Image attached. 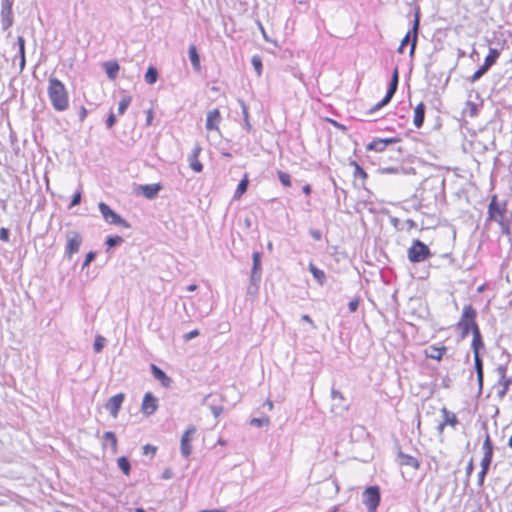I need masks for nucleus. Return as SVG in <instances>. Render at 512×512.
<instances>
[{"label":"nucleus","mask_w":512,"mask_h":512,"mask_svg":"<svg viewBox=\"0 0 512 512\" xmlns=\"http://www.w3.org/2000/svg\"><path fill=\"white\" fill-rule=\"evenodd\" d=\"M495 222L499 225L501 234L511 238L512 235V213L508 211L507 203L499 201L497 195L491 197L487 210L485 226Z\"/></svg>","instance_id":"1"},{"label":"nucleus","mask_w":512,"mask_h":512,"mask_svg":"<svg viewBox=\"0 0 512 512\" xmlns=\"http://www.w3.org/2000/svg\"><path fill=\"white\" fill-rule=\"evenodd\" d=\"M47 94L54 110L63 112L69 107V95L63 82L54 76L48 80Z\"/></svg>","instance_id":"2"},{"label":"nucleus","mask_w":512,"mask_h":512,"mask_svg":"<svg viewBox=\"0 0 512 512\" xmlns=\"http://www.w3.org/2000/svg\"><path fill=\"white\" fill-rule=\"evenodd\" d=\"M476 315V310L472 305L464 306L461 319L457 324L458 328L461 330L462 338H465L470 331L473 333L474 327L478 326L475 321Z\"/></svg>","instance_id":"3"},{"label":"nucleus","mask_w":512,"mask_h":512,"mask_svg":"<svg viewBox=\"0 0 512 512\" xmlns=\"http://www.w3.org/2000/svg\"><path fill=\"white\" fill-rule=\"evenodd\" d=\"M419 24H420V9H419V7H417L416 11H415V18H414L413 27H412L411 30H409L407 32V34L405 35V37L401 41V44H400V46L398 48V52L399 53H402L403 52V47L405 45H407V43L410 42L411 43L410 55L412 56L414 54L415 49H416V45H417V37H418Z\"/></svg>","instance_id":"4"},{"label":"nucleus","mask_w":512,"mask_h":512,"mask_svg":"<svg viewBox=\"0 0 512 512\" xmlns=\"http://www.w3.org/2000/svg\"><path fill=\"white\" fill-rule=\"evenodd\" d=\"M410 262L419 263L425 261L431 256L429 247L420 240H414L412 246L407 251Z\"/></svg>","instance_id":"5"},{"label":"nucleus","mask_w":512,"mask_h":512,"mask_svg":"<svg viewBox=\"0 0 512 512\" xmlns=\"http://www.w3.org/2000/svg\"><path fill=\"white\" fill-rule=\"evenodd\" d=\"M398 82H399L398 69L395 68L393 71V74H392V77H391V80L389 83V87L387 89L385 97L380 102L375 104L369 110V113H374V112L378 111L379 109H381L382 107H384L391 101L392 97L394 96L395 92L397 91Z\"/></svg>","instance_id":"6"},{"label":"nucleus","mask_w":512,"mask_h":512,"mask_svg":"<svg viewBox=\"0 0 512 512\" xmlns=\"http://www.w3.org/2000/svg\"><path fill=\"white\" fill-rule=\"evenodd\" d=\"M398 82H399L398 69L395 68L393 71V74H392V77H391V80L389 83V87L387 89L385 97L380 102L375 104L369 110V113H374V112L378 111L379 109H381L382 107H384L391 101L392 97L394 96L395 92L397 91Z\"/></svg>","instance_id":"7"},{"label":"nucleus","mask_w":512,"mask_h":512,"mask_svg":"<svg viewBox=\"0 0 512 512\" xmlns=\"http://www.w3.org/2000/svg\"><path fill=\"white\" fill-rule=\"evenodd\" d=\"M99 210L104 220L109 224L120 225L124 228H130V224L123 219L119 214L114 212L106 203L100 202Z\"/></svg>","instance_id":"8"},{"label":"nucleus","mask_w":512,"mask_h":512,"mask_svg":"<svg viewBox=\"0 0 512 512\" xmlns=\"http://www.w3.org/2000/svg\"><path fill=\"white\" fill-rule=\"evenodd\" d=\"M363 503L369 512H375L380 503V490L378 486H370L363 492Z\"/></svg>","instance_id":"9"},{"label":"nucleus","mask_w":512,"mask_h":512,"mask_svg":"<svg viewBox=\"0 0 512 512\" xmlns=\"http://www.w3.org/2000/svg\"><path fill=\"white\" fill-rule=\"evenodd\" d=\"M196 431L197 430L195 426H189L181 437L180 452L184 458H188L192 453L191 442L194 439Z\"/></svg>","instance_id":"10"},{"label":"nucleus","mask_w":512,"mask_h":512,"mask_svg":"<svg viewBox=\"0 0 512 512\" xmlns=\"http://www.w3.org/2000/svg\"><path fill=\"white\" fill-rule=\"evenodd\" d=\"M13 0H2L1 1V25L4 31L8 30L13 25V13H12Z\"/></svg>","instance_id":"11"},{"label":"nucleus","mask_w":512,"mask_h":512,"mask_svg":"<svg viewBox=\"0 0 512 512\" xmlns=\"http://www.w3.org/2000/svg\"><path fill=\"white\" fill-rule=\"evenodd\" d=\"M261 257H262V254L257 251L252 254V269H251L250 283H251V286H256V288L258 287V284L261 281V275H262Z\"/></svg>","instance_id":"12"},{"label":"nucleus","mask_w":512,"mask_h":512,"mask_svg":"<svg viewBox=\"0 0 512 512\" xmlns=\"http://www.w3.org/2000/svg\"><path fill=\"white\" fill-rule=\"evenodd\" d=\"M82 243V238L77 232H70L67 236V245L65 252L71 257L74 253L78 252L80 245Z\"/></svg>","instance_id":"13"},{"label":"nucleus","mask_w":512,"mask_h":512,"mask_svg":"<svg viewBox=\"0 0 512 512\" xmlns=\"http://www.w3.org/2000/svg\"><path fill=\"white\" fill-rule=\"evenodd\" d=\"M124 395L122 393L112 396L106 403L105 409L111 416H116L123 403Z\"/></svg>","instance_id":"14"},{"label":"nucleus","mask_w":512,"mask_h":512,"mask_svg":"<svg viewBox=\"0 0 512 512\" xmlns=\"http://www.w3.org/2000/svg\"><path fill=\"white\" fill-rule=\"evenodd\" d=\"M157 398L152 395V393L147 392L144 395L142 402V412L146 415L153 414L157 409Z\"/></svg>","instance_id":"15"},{"label":"nucleus","mask_w":512,"mask_h":512,"mask_svg":"<svg viewBox=\"0 0 512 512\" xmlns=\"http://www.w3.org/2000/svg\"><path fill=\"white\" fill-rule=\"evenodd\" d=\"M221 120V115L218 109L210 110L207 113L206 124L205 127L208 131L216 130L219 131V123Z\"/></svg>","instance_id":"16"},{"label":"nucleus","mask_w":512,"mask_h":512,"mask_svg":"<svg viewBox=\"0 0 512 512\" xmlns=\"http://www.w3.org/2000/svg\"><path fill=\"white\" fill-rule=\"evenodd\" d=\"M398 138H386V139H375L369 143L366 147L367 150H373L376 152H382L386 149L387 145L397 143Z\"/></svg>","instance_id":"17"},{"label":"nucleus","mask_w":512,"mask_h":512,"mask_svg":"<svg viewBox=\"0 0 512 512\" xmlns=\"http://www.w3.org/2000/svg\"><path fill=\"white\" fill-rule=\"evenodd\" d=\"M151 371H152V375L154 376V378L157 379L158 381H160L164 387L170 386L172 380L170 377H168L166 375V373L162 369H160L156 365L152 364Z\"/></svg>","instance_id":"18"},{"label":"nucleus","mask_w":512,"mask_h":512,"mask_svg":"<svg viewBox=\"0 0 512 512\" xmlns=\"http://www.w3.org/2000/svg\"><path fill=\"white\" fill-rule=\"evenodd\" d=\"M398 460L401 466H410L414 469H418L420 465L419 461L415 457L401 451L398 453Z\"/></svg>","instance_id":"19"},{"label":"nucleus","mask_w":512,"mask_h":512,"mask_svg":"<svg viewBox=\"0 0 512 512\" xmlns=\"http://www.w3.org/2000/svg\"><path fill=\"white\" fill-rule=\"evenodd\" d=\"M424 119H425V105H424V103L421 102L414 109L413 123H414L415 127L420 128L424 123Z\"/></svg>","instance_id":"20"},{"label":"nucleus","mask_w":512,"mask_h":512,"mask_svg":"<svg viewBox=\"0 0 512 512\" xmlns=\"http://www.w3.org/2000/svg\"><path fill=\"white\" fill-rule=\"evenodd\" d=\"M142 190L143 195L147 199H153L157 196L158 192L161 189V186L159 184H147L140 187Z\"/></svg>","instance_id":"21"},{"label":"nucleus","mask_w":512,"mask_h":512,"mask_svg":"<svg viewBox=\"0 0 512 512\" xmlns=\"http://www.w3.org/2000/svg\"><path fill=\"white\" fill-rule=\"evenodd\" d=\"M331 398H332V401H333V407L336 406V405L341 406V410L340 411H335L333 409V412L335 414L342 413L343 409H345V407H346V405L343 404V402L345 401V399L343 397V394L340 391H338V390L333 388L331 390Z\"/></svg>","instance_id":"22"},{"label":"nucleus","mask_w":512,"mask_h":512,"mask_svg":"<svg viewBox=\"0 0 512 512\" xmlns=\"http://www.w3.org/2000/svg\"><path fill=\"white\" fill-rule=\"evenodd\" d=\"M102 440H103L102 445H103L104 448L108 444H110L111 448H112V452L113 453L117 452V438H116L114 432H111V431L105 432L103 434Z\"/></svg>","instance_id":"23"},{"label":"nucleus","mask_w":512,"mask_h":512,"mask_svg":"<svg viewBox=\"0 0 512 512\" xmlns=\"http://www.w3.org/2000/svg\"><path fill=\"white\" fill-rule=\"evenodd\" d=\"M188 54H189V59L191 61V64H192L194 70L197 72L200 71V69H201L200 57H199V54L197 52L195 45L189 46Z\"/></svg>","instance_id":"24"},{"label":"nucleus","mask_w":512,"mask_h":512,"mask_svg":"<svg viewBox=\"0 0 512 512\" xmlns=\"http://www.w3.org/2000/svg\"><path fill=\"white\" fill-rule=\"evenodd\" d=\"M472 334H473V339H472L471 347H472L473 353L475 354L476 352H479L481 347H483L482 336H481L480 329L478 326L474 327V331Z\"/></svg>","instance_id":"25"},{"label":"nucleus","mask_w":512,"mask_h":512,"mask_svg":"<svg viewBox=\"0 0 512 512\" xmlns=\"http://www.w3.org/2000/svg\"><path fill=\"white\" fill-rule=\"evenodd\" d=\"M104 68H105L107 77L110 80H114L117 77L119 69H120L119 64L116 61H110V62L104 63Z\"/></svg>","instance_id":"26"},{"label":"nucleus","mask_w":512,"mask_h":512,"mask_svg":"<svg viewBox=\"0 0 512 512\" xmlns=\"http://www.w3.org/2000/svg\"><path fill=\"white\" fill-rule=\"evenodd\" d=\"M474 366L477 373V380L479 383V386L482 387L483 382V362L479 355V352H476L474 354Z\"/></svg>","instance_id":"27"},{"label":"nucleus","mask_w":512,"mask_h":512,"mask_svg":"<svg viewBox=\"0 0 512 512\" xmlns=\"http://www.w3.org/2000/svg\"><path fill=\"white\" fill-rule=\"evenodd\" d=\"M309 271L312 273L313 277L316 279V281L323 285L326 280V275L323 270L317 268L313 263L309 264Z\"/></svg>","instance_id":"28"},{"label":"nucleus","mask_w":512,"mask_h":512,"mask_svg":"<svg viewBox=\"0 0 512 512\" xmlns=\"http://www.w3.org/2000/svg\"><path fill=\"white\" fill-rule=\"evenodd\" d=\"M248 185H249V179H248V176L245 175L244 178L239 182V184L235 190L233 198L236 200L240 199L241 196L247 191Z\"/></svg>","instance_id":"29"},{"label":"nucleus","mask_w":512,"mask_h":512,"mask_svg":"<svg viewBox=\"0 0 512 512\" xmlns=\"http://www.w3.org/2000/svg\"><path fill=\"white\" fill-rule=\"evenodd\" d=\"M500 55V52L496 48H490L488 55L485 57L484 65H486L489 69L492 65H494Z\"/></svg>","instance_id":"30"},{"label":"nucleus","mask_w":512,"mask_h":512,"mask_svg":"<svg viewBox=\"0 0 512 512\" xmlns=\"http://www.w3.org/2000/svg\"><path fill=\"white\" fill-rule=\"evenodd\" d=\"M349 165L354 168L353 176L355 179L365 180L367 178V173L356 161H350Z\"/></svg>","instance_id":"31"},{"label":"nucleus","mask_w":512,"mask_h":512,"mask_svg":"<svg viewBox=\"0 0 512 512\" xmlns=\"http://www.w3.org/2000/svg\"><path fill=\"white\" fill-rule=\"evenodd\" d=\"M158 79V71L155 67L150 66L145 73V81L148 84H154Z\"/></svg>","instance_id":"32"},{"label":"nucleus","mask_w":512,"mask_h":512,"mask_svg":"<svg viewBox=\"0 0 512 512\" xmlns=\"http://www.w3.org/2000/svg\"><path fill=\"white\" fill-rule=\"evenodd\" d=\"M458 424V418H444L442 422H440L437 426V430L441 435L445 426L450 425L451 427H455Z\"/></svg>","instance_id":"33"},{"label":"nucleus","mask_w":512,"mask_h":512,"mask_svg":"<svg viewBox=\"0 0 512 512\" xmlns=\"http://www.w3.org/2000/svg\"><path fill=\"white\" fill-rule=\"evenodd\" d=\"M189 166L190 168L196 172L200 173L203 170L202 163L198 160V157L188 156Z\"/></svg>","instance_id":"34"},{"label":"nucleus","mask_w":512,"mask_h":512,"mask_svg":"<svg viewBox=\"0 0 512 512\" xmlns=\"http://www.w3.org/2000/svg\"><path fill=\"white\" fill-rule=\"evenodd\" d=\"M445 351H446L445 347H441V348L431 347L430 352L427 353V356L432 359H435V360H440L442 358L443 354L445 353Z\"/></svg>","instance_id":"35"},{"label":"nucleus","mask_w":512,"mask_h":512,"mask_svg":"<svg viewBox=\"0 0 512 512\" xmlns=\"http://www.w3.org/2000/svg\"><path fill=\"white\" fill-rule=\"evenodd\" d=\"M117 463H118V467L121 469V471L125 475H129L131 467H130V463H129L128 459L125 456H122L117 460Z\"/></svg>","instance_id":"36"},{"label":"nucleus","mask_w":512,"mask_h":512,"mask_svg":"<svg viewBox=\"0 0 512 512\" xmlns=\"http://www.w3.org/2000/svg\"><path fill=\"white\" fill-rule=\"evenodd\" d=\"M482 448L484 455H493V445L491 443L490 436L487 431L485 432V440Z\"/></svg>","instance_id":"37"},{"label":"nucleus","mask_w":512,"mask_h":512,"mask_svg":"<svg viewBox=\"0 0 512 512\" xmlns=\"http://www.w3.org/2000/svg\"><path fill=\"white\" fill-rule=\"evenodd\" d=\"M249 425L256 428L268 426L269 418H251Z\"/></svg>","instance_id":"38"},{"label":"nucleus","mask_w":512,"mask_h":512,"mask_svg":"<svg viewBox=\"0 0 512 512\" xmlns=\"http://www.w3.org/2000/svg\"><path fill=\"white\" fill-rule=\"evenodd\" d=\"M489 70V68L486 66V65H482L481 67H479L475 72L474 74L470 77V82H476L478 81L487 71Z\"/></svg>","instance_id":"39"},{"label":"nucleus","mask_w":512,"mask_h":512,"mask_svg":"<svg viewBox=\"0 0 512 512\" xmlns=\"http://www.w3.org/2000/svg\"><path fill=\"white\" fill-rule=\"evenodd\" d=\"M131 103V97L130 96H125L121 99V101L119 102V106H118V114L122 115L125 113V111L127 110L128 106L130 105Z\"/></svg>","instance_id":"40"},{"label":"nucleus","mask_w":512,"mask_h":512,"mask_svg":"<svg viewBox=\"0 0 512 512\" xmlns=\"http://www.w3.org/2000/svg\"><path fill=\"white\" fill-rule=\"evenodd\" d=\"M240 106L242 108V112H243V118H244V124H245V129L247 131H250L251 130V124L249 122V114H248V109L245 105V103L241 100L240 101Z\"/></svg>","instance_id":"41"},{"label":"nucleus","mask_w":512,"mask_h":512,"mask_svg":"<svg viewBox=\"0 0 512 512\" xmlns=\"http://www.w3.org/2000/svg\"><path fill=\"white\" fill-rule=\"evenodd\" d=\"M251 63L257 73L258 76L262 74V60L258 55H255L251 59Z\"/></svg>","instance_id":"42"},{"label":"nucleus","mask_w":512,"mask_h":512,"mask_svg":"<svg viewBox=\"0 0 512 512\" xmlns=\"http://www.w3.org/2000/svg\"><path fill=\"white\" fill-rule=\"evenodd\" d=\"M105 342H106V339L104 337H102L100 335L96 336L94 345H93L94 351L96 353L101 352V350L103 349V347L105 345Z\"/></svg>","instance_id":"43"},{"label":"nucleus","mask_w":512,"mask_h":512,"mask_svg":"<svg viewBox=\"0 0 512 512\" xmlns=\"http://www.w3.org/2000/svg\"><path fill=\"white\" fill-rule=\"evenodd\" d=\"M278 179L281 182L282 185L289 187L291 186V178L290 175L286 172L279 171L278 172Z\"/></svg>","instance_id":"44"},{"label":"nucleus","mask_w":512,"mask_h":512,"mask_svg":"<svg viewBox=\"0 0 512 512\" xmlns=\"http://www.w3.org/2000/svg\"><path fill=\"white\" fill-rule=\"evenodd\" d=\"M123 242V238L120 236H110L106 240V244L108 248L115 247Z\"/></svg>","instance_id":"45"},{"label":"nucleus","mask_w":512,"mask_h":512,"mask_svg":"<svg viewBox=\"0 0 512 512\" xmlns=\"http://www.w3.org/2000/svg\"><path fill=\"white\" fill-rule=\"evenodd\" d=\"M493 455H483L481 460V470H485L488 472Z\"/></svg>","instance_id":"46"},{"label":"nucleus","mask_w":512,"mask_h":512,"mask_svg":"<svg viewBox=\"0 0 512 512\" xmlns=\"http://www.w3.org/2000/svg\"><path fill=\"white\" fill-rule=\"evenodd\" d=\"M19 57L25 56V39L22 36L17 37Z\"/></svg>","instance_id":"47"},{"label":"nucleus","mask_w":512,"mask_h":512,"mask_svg":"<svg viewBox=\"0 0 512 512\" xmlns=\"http://www.w3.org/2000/svg\"><path fill=\"white\" fill-rule=\"evenodd\" d=\"M96 257V253L93 252V251H90L89 253H87L86 257H85V260L82 264V269L88 267L90 265V263L95 259Z\"/></svg>","instance_id":"48"},{"label":"nucleus","mask_w":512,"mask_h":512,"mask_svg":"<svg viewBox=\"0 0 512 512\" xmlns=\"http://www.w3.org/2000/svg\"><path fill=\"white\" fill-rule=\"evenodd\" d=\"M199 334H200L199 331L197 329H195V330H192V331L184 334L183 339H184V341L188 342V341L192 340L193 338L199 336Z\"/></svg>","instance_id":"49"},{"label":"nucleus","mask_w":512,"mask_h":512,"mask_svg":"<svg viewBox=\"0 0 512 512\" xmlns=\"http://www.w3.org/2000/svg\"><path fill=\"white\" fill-rule=\"evenodd\" d=\"M401 169L400 168H396V167H385V168H381V173L382 174H394V173H399Z\"/></svg>","instance_id":"50"},{"label":"nucleus","mask_w":512,"mask_h":512,"mask_svg":"<svg viewBox=\"0 0 512 512\" xmlns=\"http://www.w3.org/2000/svg\"><path fill=\"white\" fill-rule=\"evenodd\" d=\"M359 306V300L353 299L348 303V309L350 312H356Z\"/></svg>","instance_id":"51"},{"label":"nucleus","mask_w":512,"mask_h":512,"mask_svg":"<svg viewBox=\"0 0 512 512\" xmlns=\"http://www.w3.org/2000/svg\"><path fill=\"white\" fill-rule=\"evenodd\" d=\"M310 235L316 241H320L322 239V233L318 229H311L310 230Z\"/></svg>","instance_id":"52"},{"label":"nucleus","mask_w":512,"mask_h":512,"mask_svg":"<svg viewBox=\"0 0 512 512\" xmlns=\"http://www.w3.org/2000/svg\"><path fill=\"white\" fill-rule=\"evenodd\" d=\"M80 202H81V192H77L76 194H74V196L71 200L70 207H74V206L80 204Z\"/></svg>","instance_id":"53"},{"label":"nucleus","mask_w":512,"mask_h":512,"mask_svg":"<svg viewBox=\"0 0 512 512\" xmlns=\"http://www.w3.org/2000/svg\"><path fill=\"white\" fill-rule=\"evenodd\" d=\"M116 122V117L113 113H110L107 120H106V126L107 128H111Z\"/></svg>","instance_id":"54"},{"label":"nucleus","mask_w":512,"mask_h":512,"mask_svg":"<svg viewBox=\"0 0 512 512\" xmlns=\"http://www.w3.org/2000/svg\"><path fill=\"white\" fill-rule=\"evenodd\" d=\"M143 452H144V454H149L150 453V454L154 455L155 452H156V447L147 444V445H145L143 447Z\"/></svg>","instance_id":"55"},{"label":"nucleus","mask_w":512,"mask_h":512,"mask_svg":"<svg viewBox=\"0 0 512 512\" xmlns=\"http://www.w3.org/2000/svg\"><path fill=\"white\" fill-rule=\"evenodd\" d=\"M487 473H488V472H487V471H485V470H480V472L478 473V485H479V486H482V485H483V483H484V479H485V477H486Z\"/></svg>","instance_id":"56"},{"label":"nucleus","mask_w":512,"mask_h":512,"mask_svg":"<svg viewBox=\"0 0 512 512\" xmlns=\"http://www.w3.org/2000/svg\"><path fill=\"white\" fill-rule=\"evenodd\" d=\"M474 470V463L473 459H470L467 466H466V475L469 477Z\"/></svg>","instance_id":"57"},{"label":"nucleus","mask_w":512,"mask_h":512,"mask_svg":"<svg viewBox=\"0 0 512 512\" xmlns=\"http://www.w3.org/2000/svg\"><path fill=\"white\" fill-rule=\"evenodd\" d=\"M87 113V109L84 106H81L79 110V119L81 122L85 120Z\"/></svg>","instance_id":"58"},{"label":"nucleus","mask_w":512,"mask_h":512,"mask_svg":"<svg viewBox=\"0 0 512 512\" xmlns=\"http://www.w3.org/2000/svg\"><path fill=\"white\" fill-rule=\"evenodd\" d=\"M9 238V232L7 229L5 228H1L0 229V239L1 240H4V241H7Z\"/></svg>","instance_id":"59"},{"label":"nucleus","mask_w":512,"mask_h":512,"mask_svg":"<svg viewBox=\"0 0 512 512\" xmlns=\"http://www.w3.org/2000/svg\"><path fill=\"white\" fill-rule=\"evenodd\" d=\"M201 147L199 145H195L194 148L192 149V152L190 154V156H193V157H199V154L201 153Z\"/></svg>","instance_id":"60"},{"label":"nucleus","mask_w":512,"mask_h":512,"mask_svg":"<svg viewBox=\"0 0 512 512\" xmlns=\"http://www.w3.org/2000/svg\"><path fill=\"white\" fill-rule=\"evenodd\" d=\"M146 113H147L146 125L150 126L152 124V120H153V111L151 109H149Z\"/></svg>","instance_id":"61"},{"label":"nucleus","mask_w":512,"mask_h":512,"mask_svg":"<svg viewBox=\"0 0 512 512\" xmlns=\"http://www.w3.org/2000/svg\"><path fill=\"white\" fill-rule=\"evenodd\" d=\"M302 320L309 323L312 326V328H314V329L316 328L313 320L311 319V317L309 315H307V314L302 315Z\"/></svg>","instance_id":"62"},{"label":"nucleus","mask_w":512,"mask_h":512,"mask_svg":"<svg viewBox=\"0 0 512 512\" xmlns=\"http://www.w3.org/2000/svg\"><path fill=\"white\" fill-rule=\"evenodd\" d=\"M222 412H223L222 407H220V406L212 407V413L214 416H220V414Z\"/></svg>","instance_id":"63"},{"label":"nucleus","mask_w":512,"mask_h":512,"mask_svg":"<svg viewBox=\"0 0 512 512\" xmlns=\"http://www.w3.org/2000/svg\"><path fill=\"white\" fill-rule=\"evenodd\" d=\"M405 224L407 225L408 229H412V228H415L417 226L415 221H413L412 219H407L405 221Z\"/></svg>","instance_id":"64"}]
</instances>
